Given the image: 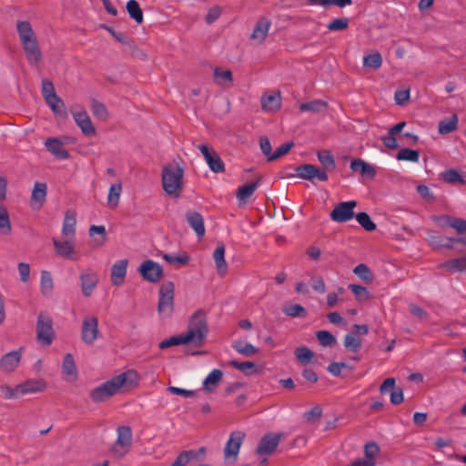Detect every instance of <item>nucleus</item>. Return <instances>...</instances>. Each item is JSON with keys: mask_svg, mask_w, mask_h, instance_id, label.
I'll use <instances>...</instances> for the list:
<instances>
[{"mask_svg": "<svg viewBox=\"0 0 466 466\" xmlns=\"http://www.w3.org/2000/svg\"><path fill=\"white\" fill-rule=\"evenodd\" d=\"M15 28L27 62L29 65L38 67L43 62V56L36 34L30 22L17 21Z\"/></svg>", "mask_w": 466, "mask_h": 466, "instance_id": "obj_1", "label": "nucleus"}, {"mask_svg": "<svg viewBox=\"0 0 466 466\" xmlns=\"http://www.w3.org/2000/svg\"><path fill=\"white\" fill-rule=\"evenodd\" d=\"M137 374L133 370L121 373L111 380L96 387L89 392L90 399L96 402H103L117 394L122 389L129 388L136 383Z\"/></svg>", "mask_w": 466, "mask_h": 466, "instance_id": "obj_2", "label": "nucleus"}, {"mask_svg": "<svg viewBox=\"0 0 466 466\" xmlns=\"http://www.w3.org/2000/svg\"><path fill=\"white\" fill-rule=\"evenodd\" d=\"M184 167L177 162L167 164L162 171V186L164 191L170 197L179 198L183 191Z\"/></svg>", "mask_w": 466, "mask_h": 466, "instance_id": "obj_3", "label": "nucleus"}, {"mask_svg": "<svg viewBox=\"0 0 466 466\" xmlns=\"http://www.w3.org/2000/svg\"><path fill=\"white\" fill-rule=\"evenodd\" d=\"M208 333L207 314L204 310H197L189 319L187 330L184 333L189 344L201 346Z\"/></svg>", "mask_w": 466, "mask_h": 466, "instance_id": "obj_4", "label": "nucleus"}, {"mask_svg": "<svg viewBox=\"0 0 466 466\" xmlns=\"http://www.w3.org/2000/svg\"><path fill=\"white\" fill-rule=\"evenodd\" d=\"M174 309V284L164 282L159 289L157 312L163 318L169 317Z\"/></svg>", "mask_w": 466, "mask_h": 466, "instance_id": "obj_5", "label": "nucleus"}, {"mask_svg": "<svg viewBox=\"0 0 466 466\" xmlns=\"http://www.w3.org/2000/svg\"><path fill=\"white\" fill-rule=\"evenodd\" d=\"M37 340L45 346L50 345L55 338L53 320L46 313H39L36 321Z\"/></svg>", "mask_w": 466, "mask_h": 466, "instance_id": "obj_6", "label": "nucleus"}, {"mask_svg": "<svg viewBox=\"0 0 466 466\" xmlns=\"http://www.w3.org/2000/svg\"><path fill=\"white\" fill-rule=\"evenodd\" d=\"M99 336L97 318L93 315L86 316L81 326V340L86 345H93Z\"/></svg>", "mask_w": 466, "mask_h": 466, "instance_id": "obj_7", "label": "nucleus"}, {"mask_svg": "<svg viewBox=\"0 0 466 466\" xmlns=\"http://www.w3.org/2000/svg\"><path fill=\"white\" fill-rule=\"evenodd\" d=\"M117 438L112 446V452L116 456L127 454L132 441V431L128 426H119L116 430Z\"/></svg>", "mask_w": 466, "mask_h": 466, "instance_id": "obj_8", "label": "nucleus"}, {"mask_svg": "<svg viewBox=\"0 0 466 466\" xmlns=\"http://www.w3.org/2000/svg\"><path fill=\"white\" fill-rule=\"evenodd\" d=\"M246 437L243 431H236L230 433L224 448V458L226 461L235 462Z\"/></svg>", "mask_w": 466, "mask_h": 466, "instance_id": "obj_9", "label": "nucleus"}, {"mask_svg": "<svg viewBox=\"0 0 466 466\" xmlns=\"http://www.w3.org/2000/svg\"><path fill=\"white\" fill-rule=\"evenodd\" d=\"M69 137H48L45 141L46 150L57 159H67L69 153L65 146L68 143Z\"/></svg>", "mask_w": 466, "mask_h": 466, "instance_id": "obj_10", "label": "nucleus"}, {"mask_svg": "<svg viewBox=\"0 0 466 466\" xmlns=\"http://www.w3.org/2000/svg\"><path fill=\"white\" fill-rule=\"evenodd\" d=\"M297 176L306 180L327 181L329 179L328 172L311 164H304L296 167Z\"/></svg>", "mask_w": 466, "mask_h": 466, "instance_id": "obj_11", "label": "nucleus"}, {"mask_svg": "<svg viewBox=\"0 0 466 466\" xmlns=\"http://www.w3.org/2000/svg\"><path fill=\"white\" fill-rule=\"evenodd\" d=\"M357 202L354 200L339 203L330 213L331 220L343 223L350 220L354 217V208Z\"/></svg>", "mask_w": 466, "mask_h": 466, "instance_id": "obj_12", "label": "nucleus"}, {"mask_svg": "<svg viewBox=\"0 0 466 466\" xmlns=\"http://www.w3.org/2000/svg\"><path fill=\"white\" fill-rule=\"evenodd\" d=\"M72 116L81 129L82 133L86 136L93 135L96 133V128L91 121L87 112L80 107H74L71 109Z\"/></svg>", "mask_w": 466, "mask_h": 466, "instance_id": "obj_13", "label": "nucleus"}, {"mask_svg": "<svg viewBox=\"0 0 466 466\" xmlns=\"http://www.w3.org/2000/svg\"><path fill=\"white\" fill-rule=\"evenodd\" d=\"M138 272L145 280L157 282L163 275V268L157 262L147 259L139 266Z\"/></svg>", "mask_w": 466, "mask_h": 466, "instance_id": "obj_14", "label": "nucleus"}, {"mask_svg": "<svg viewBox=\"0 0 466 466\" xmlns=\"http://www.w3.org/2000/svg\"><path fill=\"white\" fill-rule=\"evenodd\" d=\"M198 149L203 155L208 167L215 173H221L225 170V165L218 153L207 145L201 144Z\"/></svg>", "mask_w": 466, "mask_h": 466, "instance_id": "obj_15", "label": "nucleus"}, {"mask_svg": "<svg viewBox=\"0 0 466 466\" xmlns=\"http://www.w3.org/2000/svg\"><path fill=\"white\" fill-rule=\"evenodd\" d=\"M74 239L75 238H66L64 240H58L56 238H53L56 254L70 260H76L78 256L76 252V244Z\"/></svg>", "mask_w": 466, "mask_h": 466, "instance_id": "obj_16", "label": "nucleus"}, {"mask_svg": "<svg viewBox=\"0 0 466 466\" xmlns=\"http://www.w3.org/2000/svg\"><path fill=\"white\" fill-rule=\"evenodd\" d=\"M81 291L84 297H90L98 283V275L91 268H86L79 276Z\"/></svg>", "mask_w": 466, "mask_h": 466, "instance_id": "obj_17", "label": "nucleus"}, {"mask_svg": "<svg viewBox=\"0 0 466 466\" xmlns=\"http://www.w3.org/2000/svg\"><path fill=\"white\" fill-rule=\"evenodd\" d=\"M271 20L263 16L260 17L250 35V39L256 44V45H261L266 37L268 35V31L271 27Z\"/></svg>", "mask_w": 466, "mask_h": 466, "instance_id": "obj_18", "label": "nucleus"}, {"mask_svg": "<svg viewBox=\"0 0 466 466\" xmlns=\"http://www.w3.org/2000/svg\"><path fill=\"white\" fill-rule=\"evenodd\" d=\"M47 186L44 182H35L30 198V206L33 209H40L46 202Z\"/></svg>", "mask_w": 466, "mask_h": 466, "instance_id": "obj_19", "label": "nucleus"}, {"mask_svg": "<svg viewBox=\"0 0 466 466\" xmlns=\"http://www.w3.org/2000/svg\"><path fill=\"white\" fill-rule=\"evenodd\" d=\"M280 441V435L279 434H266L260 440L256 452L259 455L270 454L278 447Z\"/></svg>", "mask_w": 466, "mask_h": 466, "instance_id": "obj_20", "label": "nucleus"}, {"mask_svg": "<svg viewBox=\"0 0 466 466\" xmlns=\"http://www.w3.org/2000/svg\"><path fill=\"white\" fill-rule=\"evenodd\" d=\"M21 360V352L20 350H13L6 354H5L0 359V370L3 372H12L14 371Z\"/></svg>", "mask_w": 466, "mask_h": 466, "instance_id": "obj_21", "label": "nucleus"}, {"mask_svg": "<svg viewBox=\"0 0 466 466\" xmlns=\"http://www.w3.org/2000/svg\"><path fill=\"white\" fill-rule=\"evenodd\" d=\"M76 230V214L73 210H66L62 225V235L66 238H75Z\"/></svg>", "mask_w": 466, "mask_h": 466, "instance_id": "obj_22", "label": "nucleus"}, {"mask_svg": "<svg viewBox=\"0 0 466 466\" xmlns=\"http://www.w3.org/2000/svg\"><path fill=\"white\" fill-rule=\"evenodd\" d=\"M127 259L116 260L111 268V282L114 286L123 284L127 268Z\"/></svg>", "mask_w": 466, "mask_h": 466, "instance_id": "obj_23", "label": "nucleus"}, {"mask_svg": "<svg viewBox=\"0 0 466 466\" xmlns=\"http://www.w3.org/2000/svg\"><path fill=\"white\" fill-rule=\"evenodd\" d=\"M438 268L451 273H466V257L446 260L441 263Z\"/></svg>", "mask_w": 466, "mask_h": 466, "instance_id": "obj_24", "label": "nucleus"}, {"mask_svg": "<svg viewBox=\"0 0 466 466\" xmlns=\"http://www.w3.org/2000/svg\"><path fill=\"white\" fill-rule=\"evenodd\" d=\"M223 373L220 370H212L203 381V390L208 393L215 391L216 388L222 380Z\"/></svg>", "mask_w": 466, "mask_h": 466, "instance_id": "obj_25", "label": "nucleus"}, {"mask_svg": "<svg viewBox=\"0 0 466 466\" xmlns=\"http://www.w3.org/2000/svg\"><path fill=\"white\" fill-rule=\"evenodd\" d=\"M281 96L279 92L266 94L261 97V106L265 111H274L280 107Z\"/></svg>", "mask_w": 466, "mask_h": 466, "instance_id": "obj_26", "label": "nucleus"}, {"mask_svg": "<svg viewBox=\"0 0 466 466\" xmlns=\"http://www.w3.org/2000/svg\"><path fill=\"white\" fill-rule=\"evenodd\" d=\"M213 259L215 261L218 274L225 275L228 269V264L225 259V246L218 244L213 252Z\"/></svg>", "mask_w": 466, "mask_h": 466, "instance_id": "obj_27", "label": "nucleus"}, {"mask_svg": "<svg viewBox=\"0 0 466 466\" xmlns=\"http://www.w3.org/2000/svg\"><path fill=\"white\" fill-rule=\"evenodd\" d=\"M188 225L194 229L198 237L205 234L204 220L198 212H188L186 216Z\"/></svg>", "mask_w": 466, "mask_h": 466, "instance_id": "obj_28", "label": "nucleus"}, {"mask_svg": "<svg viewBox=\"0 0 466 466\" xmlns=\"http://www.w3.org/2000/svg\"><path fill=\"white\" fill-rule=\"evenodd\" d=\"M427 241L429 242L430 246L434 249H438L441 248L451 249V243L450 241V238H444L438 233L430 232L427 237Z\"/></svg>", "mask_w": 466, "mask_h": 466, "instance_id": "obj_29", "label": "nucleus"}, {"mask_svg": "<svg viewBox=\"0 0 466 466\" xmlns=\"http://www.w3.org/2000/svg\"><path fill=\"white\" fill-rule=\"evenodd\" d=\"M122 193V184L121 182H117L112 184L108 189L107 194V206L111 208H115L118 206L120 196Z\"/></svg>", "mask_w": 466, "mask_h": 466, "instance_id": "obj_30", "label": "nucleus"}, {"mask_svg": "<svg viewBox=\"0 0 466 466\" xmlns=\"http://www.w3.org/2000/svg\"><path fill=\"white\" fill-rule=\"evenodd\" d=\"M46 388V383L43 380H28L25 383L18 385V390L20 392L25 395L28 393H35L38 391H42Z\"/></svg>", "mask_w": 466, "mask_h": 466, "instance_id": "obj_31", "label": "nucleus"}, {"mask_svg": "<svg viewBox=\"0 0 466 466\" xmlns=\"http://www.w3.org/2000/svg\"><path fill=\"white\" fill-rule=\"evenodd\" d=\"M214 81L219 85L228 86V84H231L233 81L232 72L229 69H222L221 67H216L213 74Z\"/></svg>", "mask_w": 466, "mask_h": 466, "instance_id": "obj_32", "label": "nucleus"}, {"mask_svg": "<svg viewBox=\"0 0 466 466\" xmlns=\"http://www.w3.org/2000/svg\"><path fill=\"white\" fill-rule=\"evenodd\" d=\"M458 127V116L452 115L451 117L444 118L440 121L438 126V131L441 135L449 134L457 129Z\"/></svg>", "mask_w": 466, "mask_h": 466, "instance_id": "obj_33", "label": "nucleus"}, {"mask_svg": "<svg viewBox=\"0 0 466 466\" xmlns=\"http://www.w3.org/2000/svg\"><path fill=\"white\" fill-rule=\"evenodd\" d=\"M350 168L352 171L359 172L362 176L374 177L376 173L375 169L370 165L361 159L352 160L350 163Z\"/></svg>", "mask_w": 466, "mask_h": 466, "instance_id": "obj_34", "label": "nucleus"}, {"mask_svg": "<svg viewBox=\"0 0 466 466\" xmlns=\"http://www.w3.org/2000/svg\"><path fill=\"white\" fill-rule=\"evenodd\" d=\"M54 283L50 272L43 270L40 278V289L45 297H50L53 293Z\"/></svg>", "mask_w": 466, "mask_h": 466, "instance_id": "obj_35", "label": "nucleus"}, {"mask_svg": "<svg viewBox=\"0 0 466 466\" xmlns=\"http://www.w3.org/2000/svg\"><path fill=\"white\" fill-rule=\"evenodd\" d=\"M232 348L243 356H253L258 353V349L251 343L244 342L242 340H235L232 343Z\"/></svg>", "mask_w": 466, "mask_h": 466, "instance_id": "obj_36", "label": "nucleus"}, {"mask_svg": "<svg viewBox=\"0 0 466 466\" xmlns=\"http://www.w3.org/2000/svg\"><path fill=\"white\" fill-rule=\"evenodd\" d=\"M89 236L94 238L96 235H98L99 238H94L93 239V246L94 247H100V246H103L105 241H106V227L103 226V225H100V226H96V225H92L90 228H89Z\"/></svg>", "mask_w": 466, "mask_h": 466, "instance_id": "obj_37", "label": "nucleus"}, {"mask_svg": "<svg viewBox=\"0 0 466 466\" xmlns=\"http://www.w3.org/2000/svg\"><path fill=\"white\" fill-rule=\"evenodd\" d=\"M62 370L63 373L73 377L74 380L77 377V369L73 358V355L71 353H66L64 357L63 363H62Z\"/></svg>", "mask_w": 466, "mask_h": 466, "instance_id": "obj_38", "label": "nucleus"}, {"mask_svg": "<svg viewBox=\"0 0 466 466\" xmlns=\"http://www.w3.org/2000/svg\"><path fill=\"white\" fill-rule=\"evenodd\" d=\"M259 181H254L249 184L243 185L238 188L237 198L240 202H246L248 198L254 193V191L258 188Z\"/></svg>", "mask_w": 466, "mask_h": 466, "instance_id": "obj_39", "label": "nucleus"}, {"mask_svg": "<svg viewBox=\"0 0 466 466\" xmlns=\"http://www.w3.org/2000/svg\"><path fill=\"white\" fill-rule=\"evenodd\" d=\"M318 159L322 166L321 168H323L325 171L328 173L334 171L336 165L334 157L330 152L326 150L318 152Z\"/></svg>", "mask_w": 466, "mask_h": 466, "instance_id": "obj_40", "label": "nucleus"}, {"mask_svg": "<svg viewBox=\"0 0 466 466\" xmlns=\"http://www.w3.org/2000/svg\"><path fill=\"white\" fill-rule=\"evenodd\" d=\"M127 10L130 17L134 19L136 23L141 24L143 22V12L136 0L127 1Z\"/></svg>", "mask_w": 466, "mask_h": 466, "instance_id": "obj_41", "label": "nucleus"}, {"mask_svg": "<svg viewBox=\"0 0 466 466\" xmlns=\"http://www.w3.org/2000/svg\"><path fill=\"white\" fill-rule=\"evenodd\" d=\"M327 106H328L327 102L320 100V99H316V100H313L310 102L302 103L299 106V110L301 112H305V111L322 112L327 108Z\"/></svg>", "mask_w": 466, "mask_h": 466, "instance_id": "obj_42", "label": "nucleus"}, {"mask_svg": "<svg viewBox=\"0 0 466 466\" xmlns=\"http://www.w3.org/2000/svg\"><path fill=\"white\" fill-rule=\"evenodd\" d=\"M183 344H189L187 339L186 338L184 333L172 336L167 339L162 340L158 347L162 350L167 349L172 346H177V345H183Z\"/></svg>", "mask_w": 466, "mask_h": 466, "instance_id": "obj_43", "label": "nucleus"}, {"mask_svg": "<svg viewBox=\"0 0 466 466\" xmlns=\"http://www.w3.org/2000/svg\"><path fill=\"white\" fill-rule=\"evenodd\" d=\"M382 65V56L379 52H374L363 57V66L373 70L379 69Z\"/></svg>", "mask_w": 466, "mask_h": 466, "instance_id": "obj_44", "label": "nucleus"}, {"mask_svg": "<svg viewBox=\"0 0 466 466\" xmlns=\"http://www.w3.org/2000/svg\"><path fill=\"white\" fill-rule=\"evenodd\" d=\"M380 452V447L376 442H369L364 446V454L369 463H372V466L376 465V457Z\"/></svg>", "mask_w": 466, "mask_h": 466, "instance_id": "obj_45", "label": "nucleus"}, {"mask_svg": "<svg viewBox=\"0 0 466 466\" xmlns=\"http://www.w3.org/2000/svg\"><path fill=\"white\" fill-rule=\"evenodd\" d=\"M11 223L6 208L0 205V232L7 235L11 232Z\"/></svg>", "mask_w": 466, "mask_h": 466, "instance_id": "obj_46", "label": "nucleus"}, {"mask_svg": "<svg viewBox=\"0 0 466 466\" xmlns=\"http://www.w3.org/2000/svg\"><path fill=\"white\" fill-rule=\"evenodd\" d=\"M282 311L285 315L296 318V317H305L306 309L299 304H291L283 307Z\"/></svg>", "mask_w": 466, "mask_h": 466, "instance_id": "obj_47", "label": "nucleus"}, {"mask_svg": "<svg viewBox=\"0 0 466 466\" xmlns=\"http://www.w3.org/2000/svg\"><path fill=\"white\" fill-rule=\"evenodd\" d=\"M398 160L418 162L420 159V153L417 150L410 148H402L397 154Z\"/></svg>", "mask_w": 466, "mask_h": 466, "instance_id": "obj_48", "label": "nucleus"}, {"mask_svg": "<svg viewBox=\"0 0 466 466\" xmlns=\"http://www.w3.org/2000/svg\"><path fill=\"white\" fill-rule=\"evenodd\" d=\"M344 346L349 351L356 352L361 347V339L355 334H347L344 338Z\"/></svg>", "mask_w": 466, "mask_h": 466, "instance_id": "obj_49", "label": "nucleus"}, {"mask_svg": "<svg viewBox=\"0 0 466 466\" xmlns=\"http://www.w3.org/2000/svg\"><path fill=\"white\" fill-rule=\"evenodd\" d=\"M91 111L93 115L100 120L105 121L108 118V112L106 106L99 101H92Z\"/></svg>", "mask_w": 466, "mask_h": 466, "instance_id": "obj_50", "label": "nucleus"}, {"mask_svg": "<svg viewBox=\"0 0 466 466\" xmlns=\"http://www.w3.org/2000/svg\"><path fill=\"white\" fill-rule=\"evenodd\" d=\"M229 364L245 375H251L256 372V365L252 361L238 362L237 360H231Z\"/></svg>", "mask_w": 466, "mask_h": 466, "instance_id": "obj_51", "label": "nucleus"}, {"mask_svg": "<svg viewBox=\"0 0 466 466\" xmlns=\"http://www.w3.org/2000/svg\"><path fill=\"white\" fill-rule=\"evenodd\" d=\"M353 272L356 276L367 283H370L373 280L371 271L365 264H359L356 266L353 269Z\"/></svg>", "mask_w": 466, "mask_h": 466, "instance_id": "obj_52", "label": "nucleus"}, {"mask_svg": "<svg viewBox=\"0 0 466 466\" xmlns=\"http://www.w3.org/2000/svg\"><path fill=\"white\" fill-rule=\"evenodd\" d=\"M316 337L323 347H331L336 343V338L328 330H319L316 333Z\"/></svg>", "mask_w": 466, "mask_h": 466, "instance_id": "obj_53", "label": "nucleus"}, {"mask_svg": "<svg viewBox=\"0 0 466 466\" xmlns=\"http://www.w3.org/2000/svg\"><path fill=\"white\" fill-rule=\"evenodd\" d=\"M359 224L367 231H372L376 228V224L371 220L366 212H360L356 215Z\"/></svg>", "mask_w": 466, "mask_h": 466, "instance_id": "obj_54", "label": "nucleus"}, {"mask_svg": "<svg viewBox=\"0 0 466 466\" xmlns=\"http://www.w3.org/2000/svg\"><path fill=\"white\" fill-rule=\"evenodd\" d=\"M295 356L302 364H308L313 359V352L307 347H299L295 350Z\"/></svg>", "mask_w": 466, "mask_h": 466, "instance_id": "obj_55", "label": "nucleus"}, {"mask_svg": "<svg viewBox=\"0 0 466 466\" xmlns=\"http://www.w3.org/2000/svg\"><path fill=\"white\" fill-rule=\"evenodd\" d=\"M349 289L352 291L359 301H366L370 299V293L365 287L356 284H350Z\"/></svg>", "mask_w": 466, "mask_h": 466, "instance_id": "obj_56", "label": "nucleus"}, {"mask_svg": "<svg viewBox=\"0 0 466 466\" xmlns=\"http://www.w3.org/2000/svg\"><path fill=\"white\" fill-rule=\"evenodd\" d=\"M195 456L194 451H184L178 454L170 466H186Z\"/></svg>", "mask_w": 466, "mask_h": 466, "instance_id": "obj_57", "label": "nucleus"}, {"mask_svg": "<svg viewBox=\"0 0 466 466\" xmlns=\"http://www.w3.org/2000/svg\"><path fill=\"white\" fill-rule=\"evenodd\" d=\"M441 178L451 184L464 183L462 177L454 169H449L441 173Z\"/></svg>", "mask_w": 466, "mask_h": 466, "instance_id": "obj_58", "label": "nucleus"}, {"mask_svg": "<svg viewBox=\"0 0 466 466\" xmlns=\"http://www.w3.org/2000/svg\"><path fill=\"white\" fill-rule=\"evenodd\" d=\"M45 101L55 114L58 115L64 112L65 104L58 96H55L54 99L47 98Z\"/></svg>", "mask_w": 466, "mask_h": 466, "instance_id": "obj_59", "label": "nucleus"}, {"mask_svg": "<svg viewBox=\"0 0 466 466\" xmlns=\"http://www.w3.org/2000/svg\"><path fill=\"white\" fill-rule=\"evenodd\" d=\"M294 147L293 142H288L279 146L274 153L268 157V161H274L286 155Z\"/></svg>", "mask_w": 466, "mask_h": 466, "instance_id": "obj_60", "label": "nucleus"}, {"mask_svg": "<svg viewBox=\"0 0 466 466\" xmlns=\"http://www.w3.org/2000/svg\"><path fill=\"white\" fill-rule=\"evenodd\" d=\"M349 26V19L348 18H337L330 21L327 27L329 31H342L347 29Z\"/></svg>", "mask_w": 466, "mask_h": 466, "instance_id": "obj_61", "label": "nucleus"}, {"mask_svg": "<svg viewBox=\"0 0 466 466\" xmlns=\"http://www.w3.org/2000/svg\"><path fill=\"white\" fill-rule=\"evenodd\" d=\"M42 95L45 100L47 98L54 99L55 96H57L51 81L47 79L42 81Z\"/></svg>", "mask_w": 466, "mask_h": 466, "instance_id": "obj_62", "label": "nucleus"}, {"mask_svg": "<svg viewBox=\"0 0 466 466\" xmlns=\"http://www.w3.org/2000/svg\"><path fill=\"white\" fill-rule=\"evenodd\" d=\"M222 14V8L218 5L210 7L205 17V21L208 25L213 24Z\"/></svg>", "mask_w": 466, "mask_h": 466, "instance_id": "obj_63", "label": "nucleus"}, {"mask_svg": "<svg viewBox=\"0 0 466 466\" xmlns=\"http://www.w3.org/2000/svg\"><path fill=\"white\" fill-rule=\"evenodd\" d=\"M431 219L439 227H441V228L450 227V228H451V224H452V220L454 219V217H451L449 215H439V216H432Z\"/></svg>", "mask_w": 466, "mask_h": 466, "instance_id": "obj_64", "label": "nucleus"}]
</instances>
